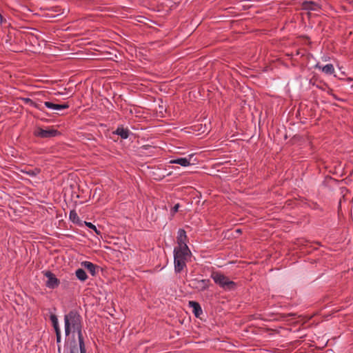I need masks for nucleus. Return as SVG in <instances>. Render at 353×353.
I'll return each instance as SVG.
<instances>
[{"instance_id": "14", "label": "nucleus", "mask_w": 353, "mask_h": 353, "mask_svg": "<svg viewBox=\"0 0 353 353\" xmlns=\"http://www.w3.org/2000/svg\"><path fill=\"white\" fill-rule=\"evenodd\" d=\"M115 133L120 136L122 139H127L129 137L130 132L127 128L119 127L115 131Z\"/></svg>"}, {"instance_id": "9", "label": "nucleus", "mask_w": 353, "mask_h": 353, "mask_svg": "<svg viewBox=\"0 0 353 353\" xmlns=\"http://www.w3.org/2000/svg\"><path fill=\"white\" fill-rule=\"evenodd\" d=\"M222 292L225 290H233L236 288V284L230 281L227 278L222 276Z\"/></svg>"}, {"instance_id": "12", "label": "nucleus", "mask_w": 353, "mask_h": 353, "mask_svg": "<svg viewBox=\"0 0 353 353\" xmlns=\"http://www.w3.org/2000/svg\"><path fill=\"white\" fill-rule=\"evenodd\" d=\"M192 155H189L188 157L178 158L170 161L171 163L179 164L182 166L186 167L190 165V159Z\"/></svg>"}, {"instance_id": "5", "label": "nucleus", "mask_w": 353, "mask_h": 353, "mask_svg": "<svg viewBox=\"0 0 353 353\" xmlns=\"http://www.w3.org/2000/svg\"><path fill=\"white\" fill-rule=\"evenodd\" d=\"M187 236L186 232L183 229H179L178 231L177 235V243L178 246L175 248L176 249H189L186 244Z\"/></svg>"}, {"instance_id": "26", "label": "nucleus", "mask_w": 353, "mask_h": 353, "mask_svg": "<svg viewBox=\"0 0 353 353\" xmlns=\"http://www.w3.org/2000/svg\"><path fill=\"white\" fill-rule=\"evenodd\" d=\"M179 204H176L172 209L173 212H176L179 210Z\"/></svg>"}, {"instance_id": "27", "label": "nucleus", "mask_w": 353, "mask_h": 353, "mask_svg": "<svg viewBox=\"0 0 353 353\" xmlns=\"http://www.w3.org/2000/svg\"><path fill=\"white\" fill-rule=\"evenodd\" d=\"M0 21L1 23L4 21L3 17L1 14H0Z\"/></svg>"}, {"instance_id": "25", "label": "nucleus", "mask_w": 353, "mask_h": 353, "mask_svg": "<svg viewBox=\"0 0 353 353\" xmlns=\"http://www.w3.org/2000/svg\"><path fill=\"white\" fill-rule=\"evenodd\" d=\"M79 349H80L81 353H85V348L84 343H83L82 345H79Z\"/></svg>"}, {"instance_id": "20", "label": "nucleus", "mask_w": 353, "mask_h": 353, "mask_svg": "<svg viewBox=\"0 0 353 353\" xmlns=\"http://www.w3.org/2000/svg\"><path fill=\"white\" fill-rule=\"evenodd\" d=\"M85 224H86V225H87L89 228L94 230L97 234L99 233V232L97 231V229L96 226H95V225H94L92 223H87V222H85Z\"/></svg>"}, {"instance_id": "1", "label": "nucleus", "mask_w": 353, "mask_h": 353, "mask_svg": "<svg viewBox=\"0 0 353 353\" xmlns=\"http://www.w3.org/2000/svg\"><path fill=\"white\" fill-rule=\"evenodd\" d=\"M65 322V333L68 336L70 332H77L78 334V339L79 345H83V337L81 332V317L75 311H70L68 314L64 316Z\"/></svg>"}, {"instance_id": "11", "label": "nucleus", "mask_w": 353, "mask_h": 353, "mask_svg": "<svg viewBox=\"0 0 353 353\" xmlns=\"http://www.w3.org/2000/svg\"><path fill=\"white\" fill-rule=\"evenodd\" d=\"M189 305L192 308V312L196 317H200L203 314L202 309L199 303L196 301H189Z\"/></svg>"}, {"instance_id": "7", "label": "nucleus", "mask_w": 353, "mask_h": 353, "mask_svg": "<svg viewBox=\"0 0 353 353\" xmlns=\"http://www.w3.org/2000/svg\"><path fill=\"white\" fill-rule=\"evenodd\" d=\"M44 105L54 111H61L69 108V105L68 103L57 104L51 101H46L44 103Z\"/></svg>"}, {"instance_id": "24", "label": "nucleus", "mask_w": 353, "mask_h": 353, "mask_svg": "<svg viewBox=\"0 0 353 353\" xmlns=\"http://www.w3.org/2000/svg\"><path fill=\"white\" fill-rule=\"evenodd\" d=\"M31 106L34 107L40 110H43V108L41 107V105L37 103L36 102H34V105H32Z\"/></svg>"}, {"instance_id": "10", "label": "nucleus", "mask_w": 353, "mask_h": 353, "mask_svg": "<svg viewBox=\"0 0 353 353\" xmlns=\"http://www.w3.org/2000/svg\"><path fill=\"white\" fill-rule=\"evenodd\" d=\"M315 68L321 70L323 72H324L326 74H332L335 71L334 67L332 63L327 64L324 66H322L319 64H316Z\"/></svg>"}, {"instance_id": "18", "label": "nucleus", "mask_w": 353, "mask_h": 353, "mask_svg": "<svg viewBox=\"0 0 353 353\" xmlns=\"http://www.w3.org/2000/svg\"><path fill=\"white\" fill-rule=\"evenodd\" d=\"M23 100L26 104H28L30 105H34V101H33L32 99H30L29 98H24V99H23Z\"/></svg>"}, {"instance_id": "4", "label": "nucleus", "mask_w": 353, "mask_h": 353, "mask_svg": "<svg viewBox=\"0 0 353 353\" xmlns=\"http://www.w3.org/2000/svg\"><path fill=\"white\" fill-rule=\"evenodd\" d=\"M209 282L208 279L196 278L189 281V285L198 291H203L208 287Z\"/></svg>"}, {"instance_id": "19", "label": "nucleus", "mask_w": 353, "mask_h": 353, "mask_svg": "<svg viewBox=\"0 0 353 353\" xmlns=\"http://www.w3.org/2000/svg\"><path fill=\"white\" fill-rule=\"evenodd\" d=\"M39 172V170L36 169V170H30L28 171L27 174H29L30 176H35Z\"/></svg>"}, {"instance_id": "13", "label": "nucleus", "mask_w": 353, "mask_h": 353, "mask_svg": "<svg viewBox=\"0 0 353 353\" xmlns=\"http://www.w3.org/2000/svg\"><path fill=\"white\" fill-rule=\"evenodd\" d=\"M81 266H83V268L87 269L88 271H89V272L92 276H94L97 274V269L98 268V267L96 265H94L92 263H91V262H90V261H83L81 263Z\"/></svg>"}, {"instance_id": "16", "label": "nucleus", "mask_w": 353, "mask_h": 353, "mask_svg": "<svg viewBox=\"0 0 353 353\" xmlns=\"http://www.w3.org/2000/svg\"><path fill=\"white\" fill-rule=\"evenodd\" d=\"M50 320L55 331L60 330L58 319L55 314L50 315Z\"/></svg>"}, {"instance_id": "6", "label": "nucleus", "mask_w": 353, "mask_h": 353, "mask_svg": "<svg viewBox=\"0 0 353 353\" xmlns=\"http://www.w3.org/2000/svg\"><path fill=\"white\" fill-rule=\"evenodd\" d=\"M45 276L47 278L46 285L48 288L54 289L59 285V281L56 278L55 275L51 272L47 271L45 272Z\"/></svg>"}, {"instance_id": "2", "label": "nucleus", "mask_w": 353, "mask_h": 353, "mask_svg": "<svg viewBox=\"0 0 353 353\" xmlns=\"http://www.w3.org/2000/svg\"><path fill=\"white\" fill-rule=\"evenodd\" d=\"M189 249H176L174 250V270L176 272H180L185 267L188 258L190 255Z\"/></svg>"}, {"instance_id": "17", "label": "nucleus", "mask_w": 353, "mask_h": 353, "mask_svg": "<svg viewBox=\"0 0 353 353\" xmlns=\"http://www.w3.org/2000/svg\"><path fill=\"white\" fill-rule=\"evenodd\" d=\"M212 278L215 283H216L219 285H221V274L219 273H213L212 274Z\"/></svg>"}, {"instance_id": "8", "label": "nucleus", "mask_w": 353, "mask_h": 353, "mask_svg": "<svg viewBox=\"0 0 353 353\" xmlns=\"http://www.w3.org/2000/svg\"><path fill=\"white\" fill-rule=\"evenodd\" d=\"M302 8L307 11H319L320 6L314 1H304L302 3Z\"/></svg>"}, {"instance_id": "23", "label": "nucleus", "mask_w": 353, "mask_h": 353, "mask_svg": "<svg viewBox=\"0 0 353 353\" xmlns=\"http://www.w3.org/2000/svg\"><path fill=\"white\" fill-rule=\"evenodd\" d=\"M70 353H79V348L77 346H74L70 349Z\"/></svg>"}, {"instance_id": "21", "label": "nucleus", "mask_w": 353, "mask_h": 353, "mask_svg": "<svg viewBox=\"0 0 353 353\" xmlns=\"http://www.w3.org/2000/svg\"><path fill=\"white\" fill-rule=\"evenodd\" d=\"M70 218L71 219H72L73 221H74V219L76 218H78L77 214L75 212V211L72 210V211L70 212Z\"/></svg>"}, {"instance_id": "3", "label": "nucleus", "mask_w": 353, "mask_h": 353, "mask_svg": "<svg viewBox=\"0 0 353 353\" xmlns=\"http://www.w3.org/2000/svg\"><path fill=\"white\" fill-rule=\"evenodd\" d=\"M34 134L41 138H51L57 136L59 132L57 130L50 128L43 129L41 127H37L34 131Z\"/></svg>"}, {"instance_id": "22", "label": "nucleus", "mask_w": 353, "mask_h": 353, "mask_svg": "<svg viewBox=\"0 0 353 353\" xmlns=\"http://www.w3.org/2000/svg\"><path fill=\"white\" fill-rule=\"evenodd\" d=\"M55 332L57 336V343H59L61 341V330H57Z\"/></svg>"}, {"instance_id": "15", "label": "nucleus", "mask_w": 353, "mask_h": 353, "mask_svg": "<svg viewBox=\"0 0 353 353\" xmlns=\"http://www.w3.org/2000/svg\"><path fill=\"white\" fill-rule=\"evenodd\" d=\"M75 275L81 281H85L88 278L86 272L82 268L77 269L75 272Z\"/></svg>"}]
</instances>
